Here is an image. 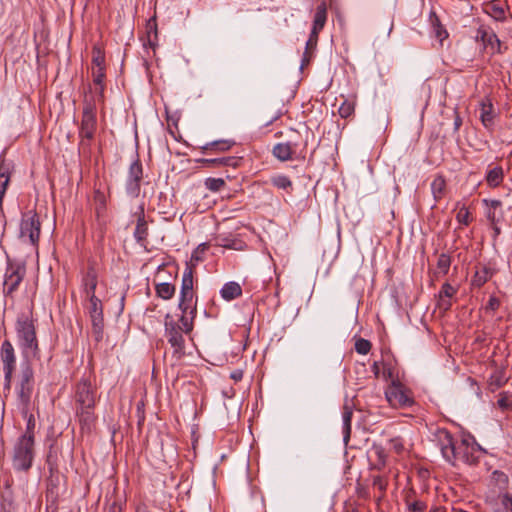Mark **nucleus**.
<instances>
[{
  "label": "nucleus",
  "mask_w": 512,
  "mask_h": 512,
  "mask_svg": "<svg viewBox=\"0 0 512 512\" xmlns=\"http://www.w3.org/2000/svg\"><path fill=\"white\" fill-rule=\"evenodd\" d=\"M493 476L495 480L499 483L507 484L508 482V477L504 472L494 471Z\"/></svg>",
  "instance_id": "nucleus-56"
},
{
  "label": "nucleus",
  "mask_w": 512,
  "mask_h": 512,
  "mask_svg": "<svg viewBox=\"0 0 512 512\" xmlns=\"http://www.w3.org/2000/svg\"><path fill=\"white\" fill-rule=\"evenodd\" d=\"M206 249V244H201L198 246V248L192 253L191 259L195 261L201 260L199 256L200 251H204Z\"/></svg>",
  "instance_id": "nucleus-57"
},
{
  "label": "nucleus",
  "mask_w": 512,
  "mask_h": 512,
  "mask_svg": "<svg viewBox=\"0 0 512 512\" xmlns=\"http://www.w3.org/2000/svg\"><path fill=\"white\" fill-rule=\"evenodd\" d=\"M432 26H433V30H434L436 37L440 41L444 40L448 36L446 30L441 26L438 18H435L432 21Z\"/></svg>",
  "instance_id": "nucleus-50"
},
{
  "label": "nucleus",
  "mask_w": 512,
  "mask_h": 512,
  "mask_svg": "<svg viewBox=\"0 0 512 512\" xmlns=\"http://www.w3.org/2000/svg\"><path fill=\"white\" fill-rule=\"evenodd\" d=\"M225 186V181L222 178L209 177L205 180V187L212 191L218 192Z\"/></svg>",
  "instance_id": "nucleus-44"
},
{
  "label": "nucleus",
  "mask_w": 512,
  "mask_h": 512,
  "mask_svg": "<svg viewBox=\"0 0 512 512\" xmlns=\"http://www.w3.org/2000/svg\"><path fill=\"white\" fill-rule=\"evenodd\" d=\"M355 102L353 100L345 99L339 106L338 112L342 118H348L354 113Z\"/></svg>",
  "instance_id": "nucleus-41"
},
{
  "label": "nucleus",
  "mask_w": 512,
  "mask_h": 512,
  "mask_svg": "<svg viewBox=\"0 0 512 512\" xmlns=\"http://www.w3.org/2000/svg\"><path fill=\"white\" fill-rule=\"evenodd\" d=\"M142 179L143 166L138 155H136V158L129 165L125 181V190L130 197L137 198L140 195Z\"/></svg>",
  "instance_id": "nucleus-12"
},
{
  "label": "nucleus",
  "mask_w": 512,
  "mask_h": 512,
  "mask_svg": "<svg viewBox=\"0 0 512 512\" xmlns=\"http://www.w3.org/2000/svg\"><path fill=\"white\" fill-rule=\"evenodd\" d=\"M89 300L88 313L92 324V333L97 342L103 339V306L101 300L97 296L87 297Z\"/></svg>",
  "instance_id": "nucleus-13"
},
{
  "label": "nucleus",
  "mask_w": 512,
  "mask_h": 512,
  "mask_svg": "<svg viewBox=\"0 0 512 512\" xmlns=\"http://www.w3.org/2000/svg\"><path fill=\"white\" fill-rule=\"evenodd\" d=\"M382 377L384 379H388V378H392V371H391V368L390 367H386L385 364H383V370H382V373H381Z\"/></svg>",
  "instance_id": "nucleus-60"
},
{
  "label": "nucleus",
  "mask_w": 512,
  "mask_h": 512,
  "mask_svg": "<svg viewBox=\"0 0 512 512\" xmlns=\"http://www.w3.org/2000/svg\"><path fill=\"white\" fill-rule=\"evenodd\" d=\"M41 232V223L37 213L33 210L22 215L20 223V238L33 246H37Z\"/></svg>",
  "instance_id": "nucleus-7"
},
{
  "label": "nucleus",
  "mask_w": 512,
  "mask_h": 512,
  "mask_svg": "<svg viewBox=\"0 0 512 512\" xmlns=\"http://www.w3.org/2000/svg\"><path fill=\"white\" fill-rule=\"evenodd\" d=\"M98 284V273L93 264L87 267L86 272L82 277V289L86 297H93Z\"/></svg>",
  "instance_id": "nucleus-18"
},
{
  "label": "nucleus",
  "mask_w": 512,
  "mask_h": 512,
  "mask_svg": "<svg viewBox=\"0 0 512 512\" xmlns=\"http://www.w3.org/2000/svg\"><path fill=\"white\" fill-rule=\"evenodd\" d=\"M310 138H314L308 127L302 130L290 129L286 142L297 152V160H305Z\"/></svg>",
  "instance_id": "nucleus-14"
},
{
  "label": "nucleus",
  "mask_w": 512,
  "mask_h": 512,
  "mask_svg": "<svg viewBox=\"0 0 512 512\" xmlns=\"http://www.w3.org/2000/svg\"><path fill=\"white\" fill-rule=\"evenodd\" d=\"M456 293H457V288H455L448 282H445L442 285V287L438 293V297L439 298H452Z\"/></svg>",
  "instance_id": "nucleus-49"
},
{
  "label": "nucleus",
  "mask_w": 512,
  "mask_h": 512,
  "mask_svg": "<svg viewBox=\"0 0 512 512\" xmlns=\"http://www.w3.org/2000/svg\"><path fill=\"white\" fill-rule=\"evenodd\" d=\"M430 512H446L444 507H434Z\"/></svg>",
  "instance_id": "nucleus-64"
},
{
  "label": "nucleus",
  "mask_w": 512,
  "mask_h": 512,
  "mask_svg": "<svg viewBox=\"0 0 512 512\" xmlns=\"http://www.w3.org/2000/svg\"><path fill=\"white\" fill-rule=\"evenodd\" d=\"M438 447L443 458L455 465V449L458 440H455L450 432L446 429L438 430L437 434Z\"/></svg>",
  "instance_id": "nucleus-15"
},
{
  "label": "nucleus",
  "mask_w": 512,
  "mask_h": 512,
  "mask_svg": "<svg viewBox=\"0 0 512 512\" xmlns=\"http://www.w3.org/2000/svg\"><path fill=\"white\" fill-rule=\"evenodd\" d=\"M197 163L203 167H220L232 166L236 167L238 159L236 157H221V158H200L196 160Z\"/></svg>",
  "instance_id": "nucleus-25"
},
{
  "label": "nucleus",
  "mask_w": 512,
  "mask_h": 512,
  "mask_svg": "<svg viewBox=\"0 0 512 512\" xmlns=\"http://www.w3.org/2000/svg\"><path fill=\"white\" fill-rule=\"evenodd\" d=\"M504 178L503 168L501 166H496L490 169L486 174V182L490 187H498Z\"/></svg>",
  "instance_id": "nucleus-31"
},
{
  "label": "nucleus",
  "mask_w": 512,
  "mask_h": 512,
  "mask_svg": "<svg viewBox=\"0 0 512 512\" xmlns=\"http://www.w3.org/2000/svg\"><path fill=\"white\" fill-rule=\"evenodd\" d=\"M10 182V166L4 160L0 162V209H2L3 199Z\"/></svg>",
  "instance_id": "nucleus-27"
},
{
  "label": "nucleus",
  "mask_w": 512,
  "mask_h": 512,
  "mask_svg": "<svg viewBox=\"0 0 512 512\" xmlns=\"http://www.w3.org/2000/svg\"><path fill=\"white\" fill-rule=\"evenodd\" d=\"M193 265L186 263L182 276L178 308L181 312L190 310V314H197V298L193 290Z\"/></svg>",
  "instance_id": "nucleus-4"
},
{
  "label": "nucleus",
  "mask_w": 512,
  "mask_h": 512,
  "mask_svg": "<svg viewBox=\"0 0 512 512\" xmlns=\"http://www.w3.org/2000/svg\"><path fill=\"white\" fill-rule=\"evenodd\" d=\"M500 502L507 512H512V494L503 493L499 496Z\"/></svg>",
  "instance_id": "nucleus-51"
},
{
  "label": "nucleus",
  "mask_w": 512,
  "mask_h": 512,
  "mask_svg": "<svg viewBox=\"0 0 512 512\" xmlns=\"http://www.w3.org/2000/svg\"><path fill=\"white\" fill-rule=\"evenodd\" d=\"M500 306V301L498 298L494 297V296H491L488 300V303L486 305V309L488 310H492V311H495L499 308Z\"/></svg>",
  "instance_id": "nucleus-54"
},
{
  "label": "nucleus",
  "mask_w": 512,
  "mask_h": 512,
  "mask_svg": "<svg viewBox=\"0 0 512 512\" xmlns=\"http://www.w3.org/2000/svg\"><path fill=\"white\" fill-rule=\"evenodd\" d=\"M235 144L232 140H215L212 142H208L199 148L203 153L209 152H225L231 149V147Z\"/></svg>",
  "instance_id": "nucleus-26"
},
{
  "label": "nucleus",
  "mask_w": 512,
  "mask_h": 512,
  "mask_svg": "<svg viewBox=\"0 0 512 512\" xmlns=\"http://www.w3.org/2000/svg\"><path fill=\"white\" fill-rule=\"evenodd\" d=\"M386 453L382 446L380 445H373V447L370 450V459L371 464L370 468L372 470H382L386 465Z\"/></svg>",
  "instance_id": "nucleus-21"
},
{
  "label": "nucleus",
  "mask_w": 512,
  "mask_h": 512,
  "mask_svg": "<svg viewBox=\"0 0 512 512\" xmlns=\"http://www.w3.org/2000/svg\"><path fill=\"white\" fill-rule=\"evenodd\" d=\"M15 330L18 346L25 361L40 357V349L33 320L26 314L18 316Z\"/></svg>",
  "instance_id": "nucleus-2"
},
{
  "label": "nucleus",
  "mask_w": 512,
  "mask_h": 512,
  "mask_svg": "<svg viewBox=\"0 0 512 512\" xmlns=\"http://www.w3.org/2000/svg\"><path fill=\"white\" fill-rule=\"evenodd\" d=\"M221 297L226 301L234 300L242 295V288L239 283L230 281L225 283L220 290Z\"/></svg>",
  "instance_id": "nucleus-28"
},
{
  "label": "nucleus",
  "mask_w": 512,
  "mask_h": 512,
  "mask_svg": "<svg viewBox=\"0 0 512 512\" xmlns=\"http://www.w3.org/2000/svg\"><path fill=\"white\" fill-rule=\"evenodd\" d=\"M148 236V225L145 220L144 208L140 207V212L137 219V224L134 230V238L137 243L144 245Z\"/></svg>",
  "instance_id": "nucleus-23"
},
{
  "label": "nucleus",
  "mask_w": 512,
  "mask_h": 512,
  "mask_svg": "<svg viewBox=\"0 0 512 512\" xmlns=\"http://www.w3.org/2000/svg\"><path fill=\"white\" fill-rule=\"evenodd\" d=\"M373 487L377 488L380 492V498L383 497V495L386 492L388 480L387 478L377 475L373 477Z\"/></svg>",
  "instance_id": "nucleus-47"
},
{
  "label": "nucleus",
  "mask_w": 512,
  "mask_h": 512,
  "mask_svg": "<svg viewBox=\"0 0 512 512\" xmlns=\"http://www.w3.org/2000/svg\"><path fill=\"white\" fill-rule=\"evenodd\" d=\"M24 276L25 268L23 266L9 264L4 275V294L11 295L15 290H17Z\"/></svg>",
  "instance_id": "nucleus-16"
},
{
  "label": "nucleus",
  "mask_w": 512,
  "mask_h": 512,
  "mask_svg": "<svg viewBox=\"0 0 512 512\" xmlns=\"http://www.w3.org/2000/svg\"><path fill=\"white\" fill-rule=\"evenodd\" d=\"M449 299L450 298H439L438 304H437L438 308L443 311H448L452 306V303Z\"/></svg>",
  "instance_id": "nucleus-55"
},
{
  "label": "nucleus",
  "mask_w": 512,
  "mask_h": 512,
  "mask_svg": "<svg viewBox=\"0 0 512 512\" xmlns=\"http://www.w3.org/2000/svg\"><path fill=\"white\" fill-rule=\"evenodd\" d=\"M0 358L3 364L4 388L10 389L12 376L16 368V355L12 343L4 340L0 347Z\"/></svg>",
  "instance_id": "nucleus-11"
},
{
  "label": "nucleus",
  "mask_w": 512,
  "mask_h": 512,
  "mask_svg": "<svg viewBox=\"0 0 512 512\" xmlns=\"http://www.w3.org/2000/svg\"><path fill=\"white\" fill-rule=\"evenodd\" d=\"M456 219L460 224H463L465 226L469 225L470 223V212L468 208L465 205H462L459 207Z\"/></svg>",
  "instance_id": "nucleus-48"
},
{
  "label": "nucleus",
  "mask_w": 512,
  "mask_h": 512,
  "mask_svg": "<svg viewBox=\"0 0 512 512\" xmlns=\"http://www.w3.org/2000/svg\"><path fill=\"white\" fill-rule=\"evenodd\" d=\"M97 108L95 99H89L87 96L84 99L83 111L81 124L79 128V136L81 138V144L84 145L87 141L89 145L90 141L94 138L97 129Z\"/></svg>",
  "instance_id": "nucleus-5"
},
{
  "label": "nucleus",
  "mask_w": 512,
  "mask_h": 512,
  "mask_svg": "<svg viewBox=\"0 0 512 512\" xmlns=\"http://www.w3.org/2000/svg\"><path fill=\"white\" fill-rule=\"evenodd\" d=\"M271 184L280 190L291 191L293 189V183L291 179L284 174H275L270 178Z\"/></svg>",
  "instance_id": "nucleus-33"
},
{
  "label": "nucleus",
  "mask_w": 512,
  "mask_h": 512,
  "mask_svg": "<svg viewBox=\"0 0 512 512\" xmlns=\"http://www.w3.org/2000/svg\"><path fill=\"white\" fill-rule=\"evenodd\" d=\"M34 372L30 361H23L18 387V400L24 407H29L34 385Z\"/></svg>",
  "instance_id": "nucleus-8"
},
{
  "label": "nucleus",
  "mask_w": 512,
  "mask_h": 512,
  "mask_svg": "<svg viewBox=\"0 0 512 512\" xmlns=\"http://www.w3.org/2000/svg\"><path fill=\"white\" fill-rule=\"evenodd\" d=\"M197 314H190V310H185V312H181V316L179 318V326L180 329L185 334H190L194 328V319Z\"/></svg>",
  "instance_id": "nucleus-32"
},
{
  "label": "nucleus",
  "mask_w": 512,
  "mask_h": 512,
  "mask_svg": "<svg viewBox=\"0 0 512 512\" xmlns=\"http://www.w3.org/2000/svg\"><path fill=\"white\" fill-rule=\"evenodd\" d=\"M495 112L494 106L489 99L480 102V120L483 126L492 130L494 127Z\"/></svg>",
  "instance_id": "nucleus-19"
},
{
  "label": "nucleus",
  "mask_w": 512,
  "mask_h": 512,
  "mask_svg": "<svg viewBox=\"0 0 512 512\" xmlns=\"http://www.w3.org/2000/svg\"><path fill=\"white\" fill-rule=\"evenodd\" d=\"M318 37L315 39V36H312V32L310 33V37L306 43V47H315L317 45Z\"/></svg>",
  "instance_id": "nucleus-62"
},
{
  "label": "nucleus",
  "mask_w": 512,
  "mask_h": 512,
  "mask_svg": "<svg viewBox=\"0 0 512 512\" xmlns=\"http://www.w3.org/2000/svg\"><path fill=\"white\" fill-rule=\"evenodd\" d=\"M92 68H105V55L99 46L92 49Z\"/></svg>",
  "instance_id": "nucleus-39"
},
{
  "label": "nucleus",
  "mask_w": 512,
  "mask_h": 512,
  "mask_svg": "<svg viewBox=\"0 0 512 512\" xmlns=\"http://www.w3.org/2000/svg\"><path fill=\"white\" fill-rule=\"evenodd\" d=\"M109 512H122V508L119 504L117 503H113L110 507H109Z\"/></svg>",
  "instance_id": "nucleus-63"
},
{
  "label": "nucleus",
  "mask_w": 512,
  "mask_h": 512,
  "mask_svg": "<svg viewBox=\"0 0 512 512\" xmlns=\"http://www.w3.org/2000/svg\"><path fill=\"white\" fill-rule=\"evenodd\" d=\"M371 370H372V372H373V374H374V376L376 378L380 377L382 372L380 371V364H379V362L375 361L373 363L372 367H371Z\"/></svg>",
  "instance_id": "nucleus-59"
},
{
  "label": "nucleus",
  "mask_w": 512,
  "mask_h": 512,
  "mask_svg": "<svg viewBox=\"0 0 512 512\" xmlns=\"http://www.w3.org/2000/svg\"><path fill=\"white\" fill-rule=\"evenodd\" d=\"M155 291L158 297L169 300L174 296L175 286L168 282H162L156 285Z\"/></svg>",
  "instance_id": "nucleus-37"
},
{
  "label": "nucleus",
  "mask_w": 512,
  "mask_h": 512,
  "mask_svg": "<svg viewBox=\"0 0 512 512\" xmlns=\"http://www.w3.org/2000/svg\"><path fill=\"white\" fill-rule=\"evenodd\" d=\"M146 34H147V44L151 48H155L157 46L158 41V28L156 17H151L146 23Z\"/></svg>",
  "instance_id": "nucleus-30"
},
{
  "label": "nucleus",
  "mask_w": 512,
  "mask_h": 512,
  "mask_svg": "<svg viewBox=\"0 0 512 512\" xmlns=\"http://www.w3.org/2000/svg\"><path fill=\"white\" fill-rule=\"evenodd\" d=\"M385 398L389 405L396 409L407 408L414 404L411 391L398 380H393L386 388Z\"/></svg>",
  "instance_id": "nucleus-6"
},
{
  "label": "nucleus",
  "mask_w": 512,
  "mask_h": 512,
  "mask_svg": "<svg viewBox=\"0 0 512 512\" xmlns=\"http://www.w3.org/2000/svg\"><path fill=\"white\" fill-rule=\"evenodd\" d=\"M480 447L472 437L462 438L456 444L455 463L461 461L468 465H474L478 462V452Z\"/></svg>",
  "instance_id": "nucleus-10"
},
{
  "label": "nucleus",
  "mask_w": 512,
  "mask_h": 512,
  "mask_svg": "<svg viewBox=\"0 0 512 512\" xmlns=\"http://www.w3.org/2000/svg\"><path fill=\"white\" fill-rule=\"evenodd\" d=\"M35 458V440L30 437L19 436L12 449V467L18 472H27L31 469Z\"/></svg>",
  "instance_id": "nucleus-3"
},
{
  "label": "nucleus",
  "mask_w": 512,
  "mask_h": 512,
  "mask_svg": "<svg viewBox=\"0 0 512 512\" xmlns=\"http://www.w3.org/2000/svg\"><path fill=\"white\" fill-rule=\"evenodd\" d=\"M487 13L492 16L497 21H503L505 20V9L495 3L490 4L487 7Z\"/></svg>",
  "instance_id": "nucleus-43"
},
{
  "label": "nucleus",
  "mask_w": 512,
  "mask_h": 512,
  "mask_svg": "<svg viewBox=\"0 0 512 512\" xmlns=\"http://www.w3.org/2000/svg\"><path fill=\"white\" fill-rule=\"evenodd\" d=\"M405 502L409 512H425L427 509L426 502L420 499H411L410 497H407Z\"/></svg>",
  "instance_id": "nucleus-40"
},
{
  "label": "nucleus",
  "mask_w": 512,
  "mask_h": 512,
  "mask_svg": "<svg viewBox=\"0 0 512 512\" xmlns=\"http://www.w3.org/2000/svg\"><path fill=\"white\" fill-rule=\"evenodd\" d=\"M28 408L29 407L22 406V415L27 420V423H26L25 432L23 434H21L20 436H25V437L28 436V437H30V440H35L34 430H35L36 422H35V418H34L33 414L29 413Z\"/></svg>",
  "instance_id": "nucleus-34"
},
{
  "label": "nucleus",
  "mask_w": 512,
  "mask_h": 512,
  "mask_svg": "<svg viewBox=\"0 0 512 512\" xmlns=\"http://www.w3.org/2000/svg\"><path fill=\"white\" fill-rule=\"evenodd\" d=\"M446 181L443 176L437 175L431 183V192L435 201L440 200L445 192Z\"/></svg>",
  "instance_id": "nucleus-35"
},
{
  "label": "nucleus",
  "mask_w": 512,
  "mask_h": 512,
  "mask_svg": "<svg viewBox=\"0 0 512 512\" xmlns=\"http://www.w3.org/2000/svg\"><path fill=\"white\" fill-rule=\"evenodd\" d=\"M493 274L494 270L492 268L488 266H482L475 272L471 280V285L473 287L480 288L493 276Z\"/></svg>",
  "instance_id": "nucleus-29"
},
{
  "label": "nucleus",
  "mask_w": 512,
  "mask_h": 512,
  "mask_svg": "<svg viewBox=\"0 0 512 512\" xmlns=\"http://www.w3.org/2000/svg\"><path fill=\"white\" fill-rule=\"evenodd\" d=\"M371 343L370 341L364 339V338H359L356 340L355 342V350L357 353L361 354V355H366L369 353V351L371 350Z\"/></svg>",
  "instance_id": "nucleus-46"
},
{
  "label": "nucleus",
  "mask_w": 512,
  "mask_h": 512,
  "mask_svg": "<svg viewBox=\"0 0 512 512\" xmlns=\"http://www.w3.org/2000/svg\"><path fill=\"white\" fill-rule=\"evenodd\" d=\"M462 125V118L460 117V115L455 111V118H454V130L455 131H458L459 128L461 127Z\"/></svg>",
  "instance_id": "nucleus-61"
},
{
  "label": "nucleus",
  "mask_w": 512,
  "mask_h": 512,
  "mask_svg": "<svg viewBox=\"0 0 512 512\" xmlns=\"http://www.w3.org/2000/svg\"><path fill=\"white\" fill-rule=\"evenodd\" d=\"M352 410H350L348 407L344 408L343 414H342V421H343V440L344 443L347 444L350 435H351V421H352Z\"/></svg>",
  "instance_id": "nucleus-36"
},
{
  "label": "nucleus",
  "mask_w": 512,
  "mask_h": 512,
  "mask_svg": "<svg viewBox=\"0 0 512 512\" xmlns=\"http://www.w3.org/2000/svg\"><path fill=\"white\" fill-rule=\"evenodd\" d=\"M230 377L236 382L240 381L243 378V371L239 369L234 370L231 372Z\"/></svg>",
  "instance_id": "nucleus-58"
},
{
  "label": "nucleus",
  "mask_w": 512,
  "mask_h": 512,
  "mask_svg": "<svg viewBox=\"0 0 512 512\" xmlns=\"http://www.w3.org/2000/svg\"><path fill=\"white\" fill-rule=\"evenodd\" d=\"M92 78L95 84V95L91 99L102 101L104 97L105 68H92Z\"/></svg>",
  "instance_id": "nucleus-22"
},
{
  "label": "nucleus",
  "mask_w": 512,
  "mask_h": 512,
  "mask_svg": "<svg viewBox=\"0 0 512 512\" xmlns=\"http://www.w3.org/2000/svg\"><path fill=\"white\" fill-rule=\"evenodd\" d=\"M497 406L503 411H510L512 409V395L508 392H501L497 401Z\"/></svg>",
  "instance_id": "nucleus-42"
},
{
  "label": "nucleus",
  "mask_w": 512,
  "mask_h": 512,
  "mask_svg": "<svg viewBox=\"0 0 512 512\" xmlns=\"http://www.w3.org/2000/svg\"><path fill=\"white\" fill-rule=\"evenodd\" d=\"M76 415L83 433H91L95 427V414L98 399L97 388L88 378H82L75 386Z\"/></svg>",
  "instance_id": "nucleus-1"
},
{
  "label": "nucleus",
  "mask_w": 512,
  "mask_h": 512,
  "mask_svg": "<svg viewBox=\"0 0 512 512\" xmlns=\"http://www.w3.org/2000/svg\"><path fill=\"white\" fill-rule=\"evenodd\" d=\"M327 20V7L324 2L317 6L313 20L312 36L315 39L318 37L319 32L324 28Z\"/></svg>",
  "instance_id": "nucleus-24"
},
{
  "label": "nucleus",
  "mask_w": 512,
  "mask_h": 512,
  "mask_svg": "<svg viewBox=\"0 0 512 512\" xmlns=\"http://www.w3.org/2000/svg\"><path fill=\"white\" fill-rule=\"evenodd\" d=\"M391 448L398 454L402 453L404 450V445L402 439L399 437L393 438L390 440Z\"/></svg>",
  "instance_id": "nucleus-53"
},
{
  "label": "nucleus",
  "mask_w": 512,
  "mask_h": 512,
  "mask_svg": "<svg viewBox=\"0 0 512 512\" xmlns=\"http://www.w3.org/2000/svg\"><path fill=\"white\" fill-rule=\"evenodd\" d=\"M272 155L281 162L297 160V152L286 141L275 144Z\"/></svg>",
  "instance_id": "nucleus-20"
},
{
  "label": "nucleus",
  "mask_w": 512,
  "mask_h": 512,
  "mask_svg": "<svg viewBox=\"0 0 512 512\" xmlns=\"http://www.w3.org/2000/svg\"><path fill=\"white\" fill-rule=\"evenodd\" d=\"M486 217L490 222L491 228L493 229L494 238L498 237L501 234V228L499 224L503 221V217L496 215L495 212L491 210L486 212Z\"/></svg>",
  "instance_id": "nucleus-38"
},
{
  "label": "nucleus",
  "mask_w": 512,
  "mask_h": 512,
  "mask_svg": "<svg viewBox=\"0 0 512 512\" xmlns=\"http://www.w3.org/2000/svg\"><path fill=\"white\" fill-rule=\"evenodd\" d=\"M475 38L476 40L481 41L485 48H490L492 53L499 51L500 49V40L489 27H479Z\"/></svg>",
  "instance_id": "nucleus-17"
},
{
  "label": "nucleus",
  "mask_w": 512,
  "mask_h": 512,
  "mask_svg": "<svg viewBox=\"0 0 512 512\" xmlns=\"http://www.w3.org/2000/svg\"><path fill=\"white\" fill-rule=\"evenodd\" d=\"M164 328L165 336L168 343L173 348V353L177 355V357H181L185 349L184 332L180 329L178 322H176L170 314L165 316Z\"/></svg>",
  "instance_id": "nucleus-9"
},
{
  "label": "nucleus",
  "mask_w": 512,
  "mask_h": 512,
  "mask_svg": "<svg viewBox=\"0 0 512 512\" xmlns=\"http://www.w3.org/2000/svg\"><path fill=\"white\" fill-rule=\"evenodd\" d=\"M482 202L485 206L489 207L488 210L494 211L495 213L496 210L502 206V202L496 199H483Z\"/></svg>",
  "instance_id": "nucleus-52"
},
{
  "label": "nucleus",
  "mask_w": 512,
  "mask_h": 512,
  "mask_svg": "<svg viewBox=\"0 0 512 512\" xmlns=\"http://www.w3.org/2000/svg\"><path fill=\"white\" fill-rule=\"evenodd\" d=\"M450 265H451L450 256L445 253L440 254L438 257V260H437V268H438L439 272L442 273L443 275L447 274L449 271Z\"/></svg>",
  "instance_id": "nucleus-45"
}]
</instances>
